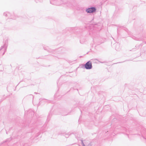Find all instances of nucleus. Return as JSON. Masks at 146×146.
I'll list each match as a JSON object with an SVG mask.
<instances>
[{
    "instance_id": "6",
    "label": "nucleus",
    "mask_w": 146,
    "mask_h": 146,
    "mask_svg": "<svg viewBox=\"0 0 146 146\" xmlns=\"http://www.w3.org/2000/svg\"><path fill=\"white\" fill-rule=\"evenodd\" d=\"M115 49L117 51H119L120 50L119 44L118 43H117L115 44Z\"/></svg>"
},
{
    "instance_id": "5",
    "label": "nucleus",
    "mask_w": 146,
    "mask_h": 146,
    "mask_svg": "<svg viewBox=\"0 0 146 146\" xmlns=\"http://www.w3.org/2000/svg\"><path fill=\"white\" fill-rule=\"evenodd\" d=\"M7 47V46L5 44H4L3 46H1V48H0V51H1V52L3 51L2 55H3L6 51Z\"/></svg>"
},
{
    "instance_id": "24",
    "label": "nucleus",
    "mask_w": 146,
    "mask_h": 146,
    "mask_svg": "<svg viewBox=\"0 0 146 146\" xmlns=\"http://www.w3.org/2000/svg\"><path fill=\"white\" fill-rule=\"evenodd\" d=\"M143 138H144V139H146L143 136Z\"/></svg>"
},
{
    "instance_id": "12",
    "label": "nucleus",
    "mask_w": 146,
    "mask_h": 146,
    "mask_svg": "<svg viewBox=\"0 0 146 146\" xmlns=\"http://www.w3.org/2000/svg\"><path fill=\"white\" fill-rule=\"evenodd\" d=\"M65 136L66 138H67L69 137V135L68 134H66Z\"/></svg>"
},
{
    "instance_id": "27",
    "label": "nucleus",
    "mask_w": 146,
    "mask_h": 146,
    "mask_svg": "<svg viewBox=\"0 0 146 146\" xmlns=\"http://www.w3.org/2000/svg\"><path fill=\"white\" fill-rule=\"evenodd\" d=\"M6 133L7 134V132L6 131Z\"/></svg>"
},
{
    "instance_id": "2",
    "label": "nucleus",
    "mask_w": 146,
    "mask_h": 146,
    "mask_svg": "<svg viewBox=\"0 0 146 146\" xmlns=\"http://www.w3.org/2000/svg\"><path fill=\"white\" fill-rule=\"evenodd\" d=\"M82 68L87 70L91 69L92 68V62L90 61H88L85 64H82Z\"/></svg>"
},
{
    "instance_id": "14",
    "label": "nucleus",
    "mask_w": 146,
    "mask_h": 146,
    "mask_svg": "<svg viewBox=\"0 0 146 146\" xmlns=\"http://www.w3.org/2000/svg\"><path fill=\"white\" fill-rule=\"evenodd\" d=\"M81 144L82 146L84 145V144L83 143V141L81 140Z\"/></svg>"
},
{
    "instance_id": "22",
    "label": "nucleus",
    "mask_w": 146,
    "mask_h": 146,
    "mask_svg": "<svg viewBox=\"0 0 146 146\" xmlns=\"http://www.w3.org/2000/svg\"><path fill=\"white\" fill-rule=\"evenodd\" d=\"M123 128L124 129V130H125L126 129H125V128Z\"/></svg>"
},
{
    "instance_id": "23",
    "label": "nucleus",
    "mask_w": 146,
    "mask_h": 146,
    "mask_svg": "<svg viewBox=\"0 0 146 146\" xmlns=\"http://www.w3.org/2000/svg\"><path fill=\"white\" fill-rule=\"evenodd\" d=\"M30 112V110H29L27 112Z\"/></svg>"
},
{
    "instance_id": "13",
    "label": "nucleus",
    "mask_w": 146,
    "mask_h": 146,
    "mask_svg": "<svg viewBox=\"0 0 146 146\" xmlns=\"http://www.w3.org/2000/svg\"><path fill=\"white\" fill-rule=\"evenodd\" d=\"M81 144L82 146L84 145V144L83 143V141L81 140Z\"/></svg>"
},
{
    "instance_id": "7",
    "label": "nucleus",
    "mask_w": 146,
    "mask_h": 146,
    "mask_svg": "<svg viewBox=\"0 0 146 146\" xmlns=\"http://www.w3.org/2000/svg\"><path fill=\"white\" fill-rule=\"evenodd\" d=\"M44 49L45 50H47L48 52H54V51H53V50H52L50 49H47L46 48H44Z\"/></svg>"
},
{
    "instance_id": "25",
    "label": "nucleus",
    "mask_w": 146,
    "mask_h": 146,
    "mask_svg": "<svg viewBox=\"0 0 146 146\" xmlns=\"http://www.w3.org/2000/svg\"><path fill=\"white\" fill-rule=\"evenodd\" d=\"M80 43H81V40H80Z\"/></svg>"
},
{
    "instance_id": "17",
    "label": "nucleus",
    "mask_w": 146,
    "mask_h": 146,
    "mask_svg": "<svg viewBox=\"0 0 146 146\" xmlns=\"http://www.w3.org/2000/svg\"><path fill=\"white\" fill-rule=\"evenodd\" d=\"M98 60L97 59H91V60L92 61H93V60Z\"/></svg>"
},
{
    "instance_id": "8",
    "label": "nucleus",
    "mask_w": 146,
    "mask_h": 146,
    "mask_svg": "<svg viewBox=\"0 0 146 146\" xmlns=\"http://www.w3.org/2000/svg\"><path fill=\"white\" fill-rule=\"evenodd\" d=\"M61 114L62 115L65 116L67 115L68 114L67 113V112L65 111L63 113H62Z\"/></svg>"
},
{
    "instance_id": "20",
    "label": "nucleus",
    "mask_w": 146,
    "mask_h": 146,
    "mask_svg": "<svg viewBox=\"0 0 146 146\" xmlns=\"http://www.w3.org/2000/svg\"><path fill=\"white\" fill-rule=\"evenodd\" d=\"M39 135V133H38V135H37L36 136V137H38V136Z\"/></svg>"
},
{
    "instance_id": "16",
    "label": "nucleus",
    "mask_w": 146,
    "mask_h": 146,
    "mask_svg": "<svg viewBox=\"0 0 146 146\" xmlns=\"http://www.w3.org/2000/svg\"><path fill=\"white\" fill-rule=\"evenodd\" d=\"M124 30L125 31H126L127 33H128V30L127 29L125 28V29Z\"/></svg>"
},
{
    "instance_id": "19",
    "label": "nucleus",
    "mask_w": 146,
    "mask_h": 146,
    "mask_svg": "<svg viewBox=\"0 0 146 146\" xmlns=\"http://www.w3.org/2000/svg\"><path fill=\"white\" fill-rule=\"evenodd\" d=\"M74 89V88H71L70 89V90H71L72 89Z\"/></svg>"
},
{
    "instance_id": "10",
    "label": "nucleus",
    "mask_w": 146,
    "mask_h": 146,
    "mask_svg": "<svg viewBox=\"0 0 146 146\" xmlns=\"http://www.w3.org/2000/svg\"><path fill=\"white\" fill-rule=\"evenodd\" d=\"M35 1L36 2V3H38L39 2H42V0H35Z\"/></svg>"
},
{
    "instance_id": "11",
    "label": "nucleus",
    "mask_w": 146,
    "mask_h": 146,
    "mask_svg": "<svg viewBox=\"0 0 146 146\" xmlns=\"http://www.w3.org/2000/svg\"><path fill=\"white\" fill-rule=\"evenodd\" d=\"M132 38L134 39V40H139L138 39V38H136L135 37V36H133L132 37Z\"/></svg>"
},
{
    "instance_id": "3",
    "label": "nucleus",
    "mask_w": 146,
    "mask_h": 146,
    "mask_svg": "<svg viewBox=\"0 0 146 146\" xmlns=\"http://www.w3.org/2000/svg\"><path fill=\"white\" fill-rule=\"evenodd\" d=\"M96 9L95 7H91L87 8L86 11L88 13H91L96 12Z\"/></svg>"
},
{
    "instance_id": "29",
    "label": "nucleus",
    "mask_w": 146,
    "mask_h": 146,
    "mask_svg": "<svg viewBox=\"0 0 146 146\" xmlns=\"http://www.w3.org/2000/svg\"><path fill=\"white\" fill-rule=\"evenodd\" d=\"M6 41H5V43H6Z\"/></svg>"
},
{
    "instance_id": "4",
    "label": "nucleus",
    "mask_w": 146,
    "mask_h": 146,
    "mask_svg": "<svg viewBox=\"0 0 146 146\" xmlns=\"http://www.w3.org/2000/svg\"><path fill=\"white\" fill-rule=\"evenodd\" d=\"M4 15L7 17H8L10 19H15L16 18L14 17L13 15H11V14L9 12H6L4 13H3Z\"/></svg>"
},
{
    "instance_id": "15",
    "label": "nucleus",
    "mask_w": 146,
    "mask_h": 146,
    "mask_svg": "<svg viewBox=\"0 0 146 146\" xmlns=\"http://www.w3.org/2000/svg\"><path fill=\"white\" fill-rule=\"evenodd\" d=\"M49 119H50V118H49V114L48 115V116L47 118V120H49Z\"/></svg>"
},
{
    "instance_id": "26",
    "label": "nucleus",
    "mask_w": 146,
    "mask_h": 146,
    "mask_svg": "<svg viewBox=\"0 0 146 146\" xmlns=\"http://www.w3.org/2000/svg\"><path fill=\"white\" fill-rule=\"evenodd\" d=\"M35 94H38L37 93H36V92H35Z\"/></svg>"
},
{
    "instance_id": "18",
    "label": "nucleus",
    "mask_w": 146,
    "mask_h": 146,
    "mask_svg": "<svg viewBox=\"0 0 146 146\" xmlns=\"http://www.w3.org/2000/svg\"><path fill=\"white\" fill-rule=\"evenodd\" d=\"M58 49L59 50H58V51H59V50H62V48H59Z\"/></svg>"
},
{
    "instance_id": "1",
    "label": "nucleus",
    "mask_w": 146,
    "mask_h": 146,
    "mask_svg": "<svg viewBox=\"0 0 146 146\" xmlns=\"http://www.w3.org/2000/svg\"><path fill=\"white\" fill-rule=\"evenodd\" d=\"M72 0H50V3L52 5L59 6L62 4H66L70 7H72Z\"/></svg>"
},
{
    "instance_id": "21",
    "label": "nucleus",
    "mask_w": 146,
    "mask_h": 146,
    "mask_svg": "<svg viewBox=\"0 0 146 146\" xmlns=\"http://www.w3.org/2000/svg\"><path fill=\"white\" fill-rule=\"evenodd\" d=\"M100 63H103L104 62H99Z\"/></svg>"
},
{
    "instance_id": "9",
    "label": "nucleus",
    "mask_w": 146,
    "mask_h": 146,
    "mask_svg": "<svg viewBox=\"0 0 146 146\" xmlns=\"http://www.w3.org/2000/svg\"><path fill=\"white\" fill-rule=\"evenodd\" d=\"M11 140V139H7V140L6 141H5L3 142V143H5L6 142H7L8 141H10Z\"/></svg>"
},
{
    "instance_id": "28",
    "label": "nucleus",
    "mask_w": 146,
    "mask_h": 146,
    "mask_svg": "<svg viewBox=\"0 0 146 146\" xmlns=\"http://www.w3.org/2000/svg\"><path fill=\"white\" fill-rule=\"evenodd\" d=\"M25 113H26V111L25 112Z\"/></svg>"
}]
</instances>
